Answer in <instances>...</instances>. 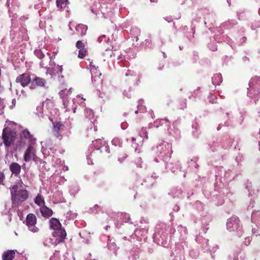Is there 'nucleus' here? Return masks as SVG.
Returning <instances> with one entry per match:
<instances>
[{"label": "nucleus", "instance_id": "nucleus-7", "mask_svg": "<svg viewBox=\"0 0 260 260\" xmlns=\"http://www.w3.org/2000/svg\"><path fill=\"white\" fill-rule=\"evenodd\" d=\"M36 150L32 146H29L24 153V160L26 162L29 161L31 159L36 161L37 156L35 153Z\"/></svg>", "mask_w": 260, "mask_h": 260}, {"label": "nucleus", "instance_id": "nucleus-14", "mask_svg": "<svg viewBox=\"0 0 260 260\" xmlns=\"http://www.w3.org/2000/svg\"><path fill=\"white\" fill-rule=\"evenodd\" d=\"M88 27L87 26L83 24H78L76 26V30L81 36H84L86 35Z\"/></svg>", "mask_w": 260, "mask_h": 260}, {"label": "nucleus", "instance_id": "nucleus-25", "mask_svg": "<svg viewBox=\"0 0 260 260\" xmlns=\"http://www.w3.org/2000/svg\"><path fill=\"white\" fill-rule=\"evenodd\" d=\"M58 253H55L50 258V260H58Z\"/></svg>", "mask_w": 260, "mask_h": 260}, {"label": "nucleus", "instance_id": "nucleus-6", "mask_svg": "<svg viewBox=\"0 0 260 260\" xmlns=\"http://www.w3.org/2000/svg\"><path fill=\"white\" fill-rule=\"evenodd\" d=\"M31 80L30 76L28 73L20 75L16 79V82L17 83H20L23 87L27 86L29 84H31Z\"/></svg>", "mask_w": 260, "mask_h": 260}, {"label": "nucleus", "instance_id": "nucleus-4", "mask_svg": "<svg viewBox=\"0 0 260 260\" xmlns=\"http://www.w3.org/2000/svg\"><path fill=\"white\" fill-rule=\"evenodd\" d=\"M25 222L29 230L31 232L36 233L39 231V229L36 226L37 217L35 214L32 213L28 214L26 216Z\"/></svg>", "mask_w": 260, "mask_h": 260}, {"label": "nucleus", "instance_id": "nucleus-31", "mask_svg": "<svg viewBox=\"0 0 260 260\" xmlns=\"http://www.w3.org/2000/svg\"><path fill=\"white\" fill-rule=\"evenodd\" d=\"M25 165V164H24L22 166V167H24Z\"/></svg>", "mask_w": 260, "mask_h": 260}, {"label": "nucleus", "instance_id": "nucleus-3", "mask_svg": "<svg viewBox=\"0 0 260 260\" xmlns=\"http://www.w3.org/2000/svg\"><path fill=\"white\" fill-rule=\"evenodd\" d=\"M92 81L93 84L95 87H100L103 84V79L102 78V73L100 71H98L95 67H93L90 69Z\"/></svg>", "mask_w": 260, "mask_h": 260}, {"label": "nucleus", "instance_id": "nucleus-24", "mask_svg": "<svg viewBox=\"0 0 260 260\" xmlns=\"http://www.w3.org/2000/svg\"><path fill=\"white\" fill-rule=\"evenodd\" d=\"M18 186L17 185H14L12 187L10 188L11 190V195H12V192H15V191H19V190H18Z\"/></svg>", "mask_w": 260, "mask_h": 260}, {"label": "nucleus", "instance_id": "nucleus-9", "mask_svg": "<svg viewBox=\"0 0 260 260\" xmlns=\"http://www.w3.org/2000/svg\"><path fill=\"white\" fill-rule=\"evenodd\" d=\"M53 236L56 238V241L60 243L63 241L67 236V233L64 229L60 228L53 233Z\"/></svg>", "mask_w": 260, "mask_h": 260}, {"label": "nucleus", "instance_id": "nucleus-10", "mask_svg": "<svg viewBox=\"0 0 260 260\" xmlns=\"http://www.w3.org/2000/svg\"><path fill=\"white\" fill-rule=\"evenodd\" d=\"M228 229L230 231H235L239 227V220L238 218H231L226 223Z\"/></svg>", "mask_w": 260, "mask_h": 260}, {"label": "nucleus", "instance_id": "nucleus-27", "mask_svg": "<svg viewBox=\"0 0 260 260\" xmlns=\"http://www.w3.org/2000/svg\"><path fill=\"white\" fill-rule=\"evenodd\" d=\"M112 49H113V46H111L110 47H108L107 48H106L105 49V51H112Z\"/></svg>", "mask_w": 260, "mask_h": 260}, {"label": "nucleus", "instance_id": "nucleus-30", "mask_svg": "<svg viewBox=\"0 0 260 260\" xmlns=\"http://www.w3.org/2000/svg\"><path fill=\"white\" fill-rule=\"evenodd\" d=\"M49 71H50V70H47V73Z\"/></svg>", "mask_w": 260, "mask_h": 260}, {"label": "nucleus", "instance_id": "nucleus-1", "mask_svg": "<svg viewBox=\"0 0 260 260\" xmlns=\"http://www.w3.org/2000/svg\"><path fill=\"white\" fill-rule=\"evenodd\" d=\"M17 137L16 132L12 130L11 128L6 127L3 129L2 139L6 150H8L13 145Z\"/></svg>", "mask_w": 260, "mask_h": 260}, {"label": "nucleus", "instance_id": "nucleus-15", "mask_svg": "<svg viewBox=\"0 0 260 260\" xmlns=\"http://www.w3.org/2000/svg\"><path fill=\"white\" fill-rule=\"evenodd\" d=\"M15 256V252L12 250H9L5 252L2 256L3 260H13Z\"/></svg>", "mask_w": 260, "mask_h": 260}, {"label": "nucleus", "instance_id": "nucleus-23", "mask_svg": "<svg viewBox=\"0 0 260 260\" xmlns=\"http://www.w3.org/2000/svg\"><path fill=\"white\" fill-rule=\"evenodd\" d=\"M5 179V176L2 172L0 171V185H4V181Z\"/></svg>", "mask_w": 260, "mask_h": 260}, {"label": "nucleus", "instance_id": "nucleus-20", "mask_svg": "<svg viewBox=\"0 0 260 260\" xmlns=\"http://www.w3.org/2000/svg\"><path fill=\"white\" fill-rule=\"evenodd\" d=\"M93 145L96 147L97 149H100L101 147V145H103L105 143L102 139H99L93 141Z\"/></svg>", "mask_w": 260, "mask_h": 260}, {"label": "nucleus", "instance_id": "nucleus-26", "mask_svg": "<svg viewBox=\"0 0 260 260\" xmlns=\"http://www.w3.org/2000/svg\"><path fill=\"white\" fill-rule=\"evenodd\" d=\"M16 103V100L14 99H13L12 101V105L11 106V109H13V108L15 106Z\"/></svg>", "mask_w": 260, "mask_h": 260}, {"label": "nucleus", "instance_id": "nucleus-28", "mask_svg": "<svg viewBox=\"0 0 260 260\" xmlns=\"http://www.w3.org/2000/svg\"><path fill=\"white\" fill-rule=\"evenodd\" d=\"M132 141H133V142H134V141H136V139H135L134 137H133V138H132Z\"/></svg>", "mask_w": 260, "mask_h": 260}, {"label": "nucleus", "instance_id": "nucleus-29", "mask_svg": "<svg viewBox=\"0 0 260 260\" xmlns=\"http://www.w3.org/2000/svg\"><path fill=\"white\" fill-rule=\"evenodd\" d=\"M138 113V110H136V111H135V113L137 114Z\"/></svg>", "mask_w": 260, "mask_h": 260}, {"label": "nucleus", "instance_id": "nucleus-21", "mask_svg": "<svg viewBox=\"0 0 260 260\" xmlns=\"http://www.w3.org/2000/svg\"><path fill=\"white\" fill-rule=\"evenodd\" d=\"M87 55V51L86 48L79 50L78 57L80 58H83Z\"/></svg>", "mask_w": 260, "mask_h": 260}, {"label": "nucleus", "instance_id": "nucleus-18", "mask_svg": "<svg viewBox=\"0 0 260 260\" xmlns=\"http://www.w3.org/2000/svg\"><path fill=\"white\" fill-rule=\"evenodd\" d=\"M52 70L56 72L57 74L58 75V77H61V78H63V76L61 75L62 73V72L63 71V68L62 66H59L58 65L55 66Z\"/></svg>", "mask_w": 260, "mask_h": 260}, {"label": "nucleus", "instance_id": "nucleus-16", "mask_svg": "<svg viewBox=\"0 0 260 260\" xmlns=\"http://www.w3.org/2000/svg\"><path fill=\"white\" fill-rule=\"evenodd\" d=\"M35 203L38 206L42 207L45 205L44 197L40 194H38L34 200Z\"/></svg>", "mask_w": 260, "mask_h": 260}, {"label": "nucleus", "instance_id": "nucleus-11", "mask_svg": "<svg viewBox=\"0 0 260 260\" xmlns=\"http://www.w3.org/2000/svg\"><path fill=\"white\" fill-rule=\"evenodd\" d=\"M9 169L12 174L17 177L20 173L21 167L18 163L12 162L10 165Z\"/></svg>", "mask_w": 260, "mask_h": 260}, {"label": "nucleus", "instance_id": "nucleus-5", "mask_svg": "<svg viewBox=\"0 0 260 260\" xmlns=\"http://www.w3.org/2000/svg\"><path fill=\"white\" fill-rule=\"evenodd\" d=\"M50 120L52 122V133L54 136L61 139L62 138V135H61L60 130L64 127V124L61 121H53V119L50 118Z\"/></svg>", "mask_w": 260, "mask_h": 260}, {"label": "nucleus", "instance_id": "nucleus-32", "mask_svg": "<svg viewBox=\"0 0 260 260\" xmlns=\"http://www.w3.org/2000/svg\"><path fill=\"white\" fill-rule=\"evenodd\" d=\"M150 1H151V2H154V1H152V0H150Z\"/></svg>", "mask_w": 260, "mask_h": 260}, {"label": "nucleus", "instance_id": "nucleus-17", "mask_svg": "<svg viewBox=\"0 0 260 260\" xmlns=\"http://www.w3.org/2000/svg\"><path fill=\"white\" fill-rule=\"evenodd\" d=\"M56 5L58 8H64L69 4L68 0H57Z\"/></svg>", "mask_w": 260, "mask_h": 260}, {"label": "nucleus", "instance_id": "nucleus-2", "mask_svg": "<svg viewBox=\"0 0 260 260\" xmlns=\"http://www.w3.org/2000/svg\"><path fill=\"white\" fill-rule=\"evenodd\" d=\"M29 193L26 189H21L19 191L12 192L11 200L14 207L19 206L28 198Z\"/></svg>", "mask_w": 260, "mask_h": 260}, {"label": "nucleus", "instance_id": "nucleus-12", "mask_svg": "<svg viewBox=\"0 0 260 260\" xmlns=\"http://www.w3.org/2000/svg\"><path fill=\"white\" fill-rule=\"evenodd\" d=\"M40 211L42 214V215L46 218H49L53 214V211L52 209L45 205L40 207Z\"/></svg>", "mask_w": 260, "mask_h": 260}, {"label": "nucleus", "instance_id": "nucleus-13", "mask_svg": "<svg viewBox=\"0 0 260 260\" xmlns=\"http://www.w3.org/2000/svg\"><path fill=\"white\" fill-rule=\"evenodd\" d=\"M49 223L50 228L54 231L61 228V224L57 218H51L49 220Z\"/></svg>", "mask_w": 260, "mask_h": 260}, {"label": "nucleus", "instance_id": "nucleus-22", "mask_svg": "<svg viewBox=\"0 0 260 260\" xmlns=\"http://www.w3.org/2000/svg\"><path fill=\"white\" fill-rule=\"evenodd\" d=\"M76 47L79 50L85 48L84 44L81 41H78L76 42Z\"/></svg>", "mask_w": 260, "mask_h": 260}, {"label": "nucleus", "instance_id": "nucleus-19", "mask_svg": "<svg viewBox=\"0 0 260 260\" xmlns=\"http://www.w3.org/2000/svg\"><path fill=\"white\" fill-rule=\"evenodd\" d=\"M22 136L24 138L28 139L29 141H31L32 140V136L30 134V132L27 130H24L22 132Z\"/></svg>", "mask_w": 260, "mask_h": 260}, {"label": "nucleus", "instance_id": "nucleus-8", "mask_svg": "<svg viewBox=\"0 0 260 260\" xmlns=\"http://www.w3.org/2000/svg\"><path fill=\"white\" fill-rule=\"evenodd\" d=\"M46 84L47 82L46 80L35 75L34 78L32 79L29 88L31 89H34L37 86L44 87L46 86Z\"/></svg>", "mask_w": 260, "mask_h": 260}]
</instances>
